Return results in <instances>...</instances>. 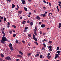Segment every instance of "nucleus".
Returning <instances> with one entry per match:
<instances>
[{
  "mask_svg": "<svg viewBox=\"0 0 61 61\" xmlns=\"http://www.w3.org/2000/svg\"><path fill=\"white\" fill-rule=\"evenodd\" d=\"M2 40L1 41V42L3 44H5V42L7 41L6 38L5 36H3L2 38Z\"/></svg>",
  "mask_w": 61,
  "mask_h": 61,
  "instance_id": "nucleus-1",
  "label": "nucleus"
},
{
  "mask_svg": "<svg viewBox=\"0 0 61 61\" xmlns=\"http://www.w3.org/2000/svg\"><path fill=\"white\" fill-rule=\"evenodd\" d=\"M9 47L10 48V49L11 51H13V45L12 44L10 43L8 45Z\"/></svg>",
  "mask_w": 61,
  "mask_h": 61,
  "instance_id": "nucleus-2",
  "label": "nucleus"
},
{
  "mask_svg": "<svg viewBox=\"0 0 61 61\" xmlns=\"http://www.w3.org/2000/svg\"><path fill=\"white\" fill-rule=\"evenodd\" d=\"M7 60H11V58L10 56H7L5 58Z\"/></svg>",
  "mask_w": 61,
  "mask_h": 61,
  "instance_id": "nucleus-3",
  "label": "nucleus"
},
{
  "mask_svg": "<svg viewBox=\"0 0 61 61\" xmlns=\"http://www.w3.org/2000/svg\"><path fill=\"white\" fill-rule=\"evenodd\" d=\"M46 26V25L44 24H42L41 25V27L42 28H44Z\"/></svg>",
  "mask_w": 61,
  "mask_h": 61,
  "instance_id": "nucleus-4",
  "label": "nucleus"
},
{
  "mask_svg": "<svg viewBox=\"0 0 61 61\" xmlns=\"http://www.w3.org/2000/svg\"><path fill=\"white\" fill-rule=\"evenodd\" d=\"M22 1V3L23 4L25 5V1L24 0H21Z\"/></svg>",
  "mask_w": 61,
  "mask_h": 61,
  "instance_id": "nucleus-5",
  "label": "nucleus"
},
{
  "mask_svg": "<svg viewBox=\"0 0 61 61\" xmlns=\"http://www.w3.org/2000/svg\"><path fill=\"white\" fill-rule=\"evenodd\" d=\"M19 52V54H20L21 56H23V53L22 51H20Z\"/></svg>",
  "mask_w": 61,
  "mask_h": 61,
  "instance_id": "nucleus-6",
  "label": "nucleus"
},
{
  "mask_svg": "<svg viewBox=\"0 0 61 61\" xmlns=\"http://www.w3.org/2000/svg\"><path fill=\"white\" fill-rule=\"evenodd\" d=\"M16 56H17V57H21V58H22V56L21 55H17Z\"/></svg>",
  "mask_w": 61,
  "mask_h": 61,
  "instance_id": "nucleus-7",
  "label": "nucleus"
},
{
  "mask_svg": "<svg viewBox=\"0 0 61 61\" xmlns=\"http://www.w3.org/2000/svg\"><path fill=\"white\" fill-rule=\"evenodd\" d=\"M41 16H42L43 17H45L46 16V14H41Z\"/></svg>",
  "mask_w": 61,
  "mask_h": 61,
  "instance_id": "nucleus-8",
  "label": "nucleus"
},
{
  "mask_svg": "<svg viewBox=\"0 0 61 61\" xmlns=\"http://www.w3.org/2000/svg\"><path fill=\"white\" fill-rule=\"evenodd\" d=\"M36 18L38 20H40V19H41L40 17H39V16L36 17Z\"/></svg>",
  "mask_w": 61,
  "mask_h": 61,
  "instance_id": "nucleus-9",
  "label": "nucleus"
},
{
  "mask_svg": "<svg viewBox=\"0 0 61 61\" xmlns=\"http://www.w3.org/2000/svg\"><path fill=\"white\" fill-rule=\"evenodd\" d=\"M59 25L58 28H60V27H61V23H60L59 24Z\"/></svg>",
  "mask_w": 61,
  "mask_h": 61,
  "instance_id": "nucleus-10",
  "label": "nucleus"
},
{
  "mask_svg": "<svg viewBox=\"0 0 61 61\" xmlns=\"http://www.w3.org/2000/svg\"><path fill=\"white\" fill-rule=\"evenodd\" d=\"M60 51H58L57 52V53L59 55H60V54H59V53H60Z\"/></svg>",
  "mask_w": 61,
  "mask_h": 61,
  "instance_id": "nucleus-11",
  "label": "nucleus"
},
{
  "mask_svg": "<svg viewBox=\"0 0 61 61\" xmlns=\"http://www.w3.org/2000/svg\"><path fill=\"white\" fill-rule=\"evenodd\" d=\"M15 5H14V4H12V8H15Z\"/></svg>",
  "mask_w": 61,
  "mask_h": 61,
  "instance_id": "nucleus-12",
  "label": "nucleus"
},
{
  "mask_svg": "<svg viewBox=\"0 0 61 61\" xmlns=\"http://www.w3.org/2000/svg\"><path fill=\"white\" fill-rule=\"evenodd\" d=\"M33 39H36V38H35V35L33 34Z\"/></svg>",
  "mask_w": 61,
  "mask_h": 61,
  "instance_id": "nucleus-13",
  "label": "nucleus"
},
{
  "mask_svg": "<svg viewBox=\"0 0 61 61\" xmlns=\"http://www.w3.org/2000/svg\"><path fill=\"white\" fill-rule=\"evenodd\" d=\"M39 56V54H37L35 55V57H38Z\"/></svg>",
  "mask_w": 61,
  "mask_h": 61,
  "instance_id": "nucleus-14",
  "label": "nucleus"
},
{
  "mask_svg": "<svg viewBox=\"0 0 61 61\" xmlns=\"http://www.w3.org/2000/svg\"><path fill=\"white\" fill-rule=\"evenodd\" d=\"M6 18L4 17V21L5 22V21H6Z\"/></svg>",
  "mask_w": 61,
  "mask_h": 61,
  "instance_id": "nucleus-15",
  "label": "nucleus"
},
{
  "mask_svg": "<svg viewBox=\"0 0 61 61\" xmlns=\"http://www.w3.org/2000/svg\"><path fill=\"white\" fill-rule=\"evenodd\" d=\"M18 14H21L22 13V11H19L18 12Z\"/></svg>",
  "mask_w": 61,
  "mask_h": 61,
  "instance_id": "nucleus-16",
  "label": "nucleus"
},
{
  "mask_svg": "<svg viewBox=\"0 0 61 61\" xmlns=\"http://www.w3.org/2000/svg\"><path fill=\"white\" fill-rule=\"evenodd\" d=\"M2 33L3 34V35L4 36H5V33L4 32V31H2Z\"/></svg>",
  "mask_w": 61,
  "mask_h": 61,
  "instance_id": "nucleus-17",
  "label": "nucleus"
},
{
  "mask_svg": "<svg viewBox=\"0 0 61 61\" xmlns=\"http://www.w3.org/2000/svg\"><path fill=\"white\" fill-rule=\"evenodd\" d=\"M1 56L2 57H4V56L3 55V54L2 53H1Z\"/></svg>",
  "mask_w": 61,
  "mask_h": 61,
  "instance_id": "nucleus-18",
  "label": "nucleus"
},
{
  "mask_svg": "<svg viewBox=\"0 0 61 61\" xmlns=\"http://www.w3.org/2000/svg\"><path fill=\"white\" fill-rule=\"evenodd\" d=\"M15 36H16V35L15 34H13V37H15Z\"/></svg>",
  "mask_w": 61,
  "mask_h": 61,
  "instance_id": "nucleus-19",
  "label": "nucleus"
},
{
  "mask_svg": "<svg viewBox=\"0 0 61 61\" xmlns=\"http://www.w3.org/2000/svg\"><path fill=\"white\" fill-rule=\"evenodd\" d=\"M52 41H49L48 43L49 44H52Z\"/></svg>",
  "mask_w": 61,
  "mask_h": 61,
  "instance_id": "nucleus-20",
  "label": "nucleus"
},
{
  "mask_svg": "<svg viewBox=\"0 0 61 61\" xmlns=\"http://www.w3.org/2000/svg\"><path fill=\"white\" fill-rule=\"evenodd\" d=\"M51 58V56H47V58L48 59H50Z\"/></svg>",
  "mask_w": 61,
  "mask_h": 61,
  "instance_id": "nucleus-21",
  "label": "nucleus"
},
{
  "mask_svg": "<svg viewBox=\"0 0 61 61\" xmlns=\"http://www.w3.org/2000/svg\"><path fill=\"white\" fill-rule=\"evenodd\" d=\"M22 23L23 24H25V23H26V21H24L22 22Z\"/></svg>",
  "mask_w": 61,
  "mask_h": 61,
  "instance_id": "nucleus-22",
  "label": "nucleus"
},
{
  "mask_svg": "<svg viewBox=\"0 0 61 61\" xmlns=\"http://www.w3.org/2000/svg\"><path fill=\"white\" fill-rule=\"evenodd\" d=\"M24 10H25V11H27V8H26L25 7H24Z\"/></svg>",
  "mask_w": 61,
  "mask_h": 61,
  "instance_id": "nucleus-23",
  "label": "nucleus"
},
{
  "mask_svg": "<svg viewBox=\"0 0 61 61\" xmlns=\"http://www.w3.org/2000/svg\"><path fill=\"white\" fill-rule=\"evenodd\" d=\"M55 56H56L57 57H59V56H58V55L57 54H56Z\"/></svg>",
  "mask_w": 61,
  "mask_h": 61,
  "instance_id": "nucleus-24",
  "label": "nucleus"
},
{
  "mask_svg": "<svg viewBox=\"0 0 61 61\" xmlns=\"http://www.w3.org/2000/svg\"><path fill=\"white\" fill-rule=\"evenodd\" d=\"M28 36H29V37H31V34H29L28 35Z\"/></svg>",
  "mask_w": 61,
  "mask_h": 61,
  "instance_id": "nucleus-25",
  "label": "nucleus"
},
{
  "mask_svg": "<svg viewBox=\"0 0 61 61\" xmlns=\"http://www.w3.org/2000/svg\"><path fill=\"white\" fill-rule=\"evenodd\" d=\"M40 58H42L43 57V55H41L40 56Z\"/></svg>",
  "mask_w": 61,
  "mask_h": 61,
  "instance_id": "nucleus-26",
  "label": "nucleus"
},
{
  "mask_svg": "<svg viewBox=\"0 0 61 61\" xmlns=\"http://www.w3.org/2000/svg\"><path fill=\"white\" fill-rule=\"evenodd\" d=\"M43 46H44V47H46V44H45V43L43 44Z\"/></svg>",
  "mask_w": 61,
  "mask_h": 61,
  "instance_id": "nucleus-27",
  "label": "nucleus"
},
{
  "mask_svg": "<svg viewBox=\"0 0 61 61\" xmlns=\"http://www.w3.org/2000/svg\"><path fill=\"white\" fill-rule=\"evenodd\" d=\"M12 26H13V27H14V28H16V27L15 26V25H13Z\"/></svg>",
  "mask_w": 61,
  "mask_h": 61,
  "instance_id": "nucleus-28",
  "label": "nucleus"
},
{
  "mask_svg": "<svg viewBox=\"0 0 61 61\" xmlns=\"http://www.w3.org/2000/svg\"><path fill=\"white\" fill-rule=\"evenodd\" d=\"M49 50L50 51H52V49L51 48H50L49 49Z\"/></svg>",
  "mask_w": 61,
  "mask_h": 61,
  "instance_id": "nucleus-29",
  "label": "nucleus"
},
{
  "mask_svg": "<svg viewBox=\"0 0 61 61\" xmlns=\"http://www.w3.org/2000/svg\"><path fill=\"white\" fill-rule=\"evenodd\" d=\"M34 40H35V42H37V39L35 38V39H34Z\"/></svg>",
  "mask_w": 61,
  "mask_h": 61,
  "instance_id": "nucleus-30",
  "label": "nucleus"
},
{
  "mask_svg": "<svg viewBox=\"0 0 61 61\" xmlns=\"http://www.w3.org/2000/svg\"><path fill=\"white\" fill-rule=\"evenodd\" d=\"M31 55V54L30 53H29L28 54V56H30Z\"/></svg>",
  "mask_w": 61,
  "mask_h": 61,
  "instance_id": "nucleus-31",
  "label": "nucleus"
},
{
  "mask_svg": "<svg viewBox=\"0 0 61 61\" xmlns=\"http://www.w3.org/2000/svg\"><path fill=\"white\" fill-rule=\"evenodd\" d=\"M48 48H52V46H49V47H48Z\"/></svg>",
  "mask_w": 61,
  "mask_h": 61,
  "instance_id": "nucleus-32",
  "label": "nucleus"
},
{
  "mask_svg": "<svg viewBox=\"0 0 61 61\" xmlns=\"http://www.w3.org/2000/svg\"><path fill=\"white\" fill-rule=\"evenodd\" d=\"M59 49V47H57V48L56 50H58Z\"/></svg>",
  "mask_w": 61,
  "mask_h": 61,
  "instance_id": "nucleus-33",
  "label": "nucleus"
},
{
  "mask_svg": "<svg viewBox=\"0 0 61 61\" xmlns=\"http://www.w3.org/2000/svg\"><path fill=\"white\" fill-rule=\"evenodd\" d=\"M35 29L36 30H37V28L36 27V26L35 27Z\"/></svg>",
  "mask_w": 61,
  "mask_h": 61,
  "instance_id": "nucleus-34",
  "label": "nucleus"
},
{
  "mask_svg": "<svg viewBox=\"0 0 61 61\" xmlns=\"http://www.w3.org/2000/svg\"><path fill=\"white\" fill-rule=\"evenodd\" d=\"M15 42L17 44L18 43V41L17 40Z\"/></svg>",
  "mask_w": 61,
  "mask_h": 61,
  "instance_id": "nucleus-35",
  "label": "nucleus"
},
{
  "mask_svg": "<svg viewBox=\"0 0 61 61\" xmlns=\"http://www.w3.org/2000/svg\"><path fill=\"white\" fill-rule=\"evenodd\" d=\"M0 18L1 19H3V17H1V16H0Z\"/></svg>",
  "mask_w": 61,
  "mask_h": 61,
  "instance_id": "nucleus-36",
  "label": "nucleus"
},
{
  "mask_svg": "<svg viewBox=\"0 0 61 61\" xmlns=\"http://www.w3.org/2000/svg\"><path fill=\"white\" fill-rule=\"evenodd\" d=\"M34 35H35V36H36L37 35V34H36V32H35L34 33Z\"/></svg>",
  "mask_w": 61,
  "mask_h": 61,
  "instance_id": "nucleus-37",
  "label": "nucleus"
},
{
  "mask_svg": "<svg viewBox=\"0 0 61 61\" xmlns=\"http://www.w3.org/2000/svg\"><path fill=\"white\" fill-rule=\"evenodd\" d=\"M28 29V27H26L25 28V30H26L27 29Z\"/></svg>",
  "mask_w": 61,
  "mask_h": 61,
  "instance_id": "nucleus-38",
  "label": "nucleus"
},
{
  "mask_svg": "<svg viewBox=\"0 0 61 61\" xmlns=\"http://www.w3.org/2000/svg\"><path fill=\"white\" fill-rule=\"evenodd\" d=\"M30 24L31 25H33V23H32V22H30Z\"/></svg>",
  "mask_w": 61,
  "mask_h": 61,
  "instance_id": "nucleus-39",
  "label": "nucleus"
},
{
  "mask_svg": "<svg viewBox=\"0 0 61 61\" xmlns=\"http://www.w3.org/2000/svg\"><path fill=\"white\" fill-rule=\"evenodd\" d=\"M9 32L10 34H12V31H10Z\"/></svg>",
  "mask_w": 61,
  "mask_h": 61,
  "instance_id": "nucleus-40",
  "label": "nucleus"
},
{
  "mask_svg": "<svg viewBox=\"0 0 61 61\" xmlns=\"http://www.w3.org/2000/svg\"><path fill=\"white\" fill-rule=\"evenodd\" d=\"M35 43L37 45H38V43L36 42H35Z\"/></svg>",
  "mask_w": 61,
  "mask_h": 61,
  "instance_id": "nucleus-41",
  "label": "nucleus"
},
{
  "mask_svg": "<svg viewBox=\"0 0 61 61\" xmlns=\"http://www.w3.org/2000/svg\"><path fill=\"white\" fill-rule=\"evenodd\" d=\"M49 3V5H50V6H51V3Z\"/></svg>",
  "mask_w": 61,
  "mask_h": 61,
  "instance_id": "nucleus-42",
  "label": "nucleus"
},
{
  "mask_svg": "<svg viewBox=\"0 0 61 61\" xmlns=\"http://www.w3.org/2000/svg\"><path fill=\"white\" fill-rule=\"evenodd\" d=\"M50 53H48L47 54V56H50Z\"/></svg>",
  "mask_w": 61,
  "mask_h": 61,
  "instance_id": "nucleus-43",
  "label": "nucleus"
},
{
  "mask_svg": "<svg viewBox=\"0 0 61 61\" xmlns=\"http://www.w3.org/2000/svg\"><path fill=\"white\" fill-rule=\"evenodd\" d=\"M41 23H42V22H39V25H40V24H41Z\"/></svg>",
  "mask_w": 61,
  "mask_h": 61,
  "instance_id": "nucleus-44",
  "label": "nucleus"
},
{
  "mask_svg": "<svg viewBox=\"0 0 61 61\" xmlns=\"http://www.w3.org/2000/svg\"><path fill=\"white\" fill-rule=\"evenodd\" d=\"M28 1L29 2H32V0H28Z\"/></svg>",
  "mask_w": 61,
  "mask_h": 61,
  "instance_id": "nucleus-45",
  "label": "nucleus"
},
{
  "mask_svg": "<svg viewBox=\"0 0 61 61\" xmlns=\"http://www.w3.org/2000/svg\"><path fill=\"white\" fill-rule=\"evenodd\" d=\"M22 43L23 44H25V41H23Z\"/></svg>",
  "mask_w": 61,
  "mask_h": 61,
  "instance_id": "nucleus-46",
  "label": "nucleus"
},
{
  "mask_svg": "<svg viewBox=\"0 0 61 61\" xmlns=\"http://www.w3.org/2000/svg\"><path fill=\"white\" fill-rule=\"evenodd\" d=\"M8 25H10V23L9 22H8Z\"/></svg>",
  "mask_w": 61,
  "mask_h": 61,
  "instance_id": "nucleus-47",
  "label": "nucleus"
},
{
  "mask_svg": "<svg viewBox=\"0 0 61 61\" xmlns=\"http://www.w3.org/2000/svg\"><path fill=\"white\" fill-rule=\"evenodd\" d=\"M29 15H32V13H31V12H30L29 13Z\"/></svg>",
  "mask_w": 61,
  "mask_h": 61,
  "instance_id": "nucleus-48",
  "label": "nucleus"
},
{
  "mask_svg": "<svg viewBox=\"0 0 61 61\" xmlns=\"http://www.w3.org/2000/svg\"><path fill=\"white\" fill-rule=\"evenodd\" d=\"M36 30H36V29L34 30V32H36Z\"/></svg>",
  "mask_w": 61,
  "mask_h": 61,
  "instance_id": "nucleus-49",
  "label": "nucleus"
},
{
  "mask_svg": "<svg viewBox=\"0 0 61 61\" xmlns=\"http://www.w3.org/2000/svg\"><path fill=\"white\" fill-rule=\"evenodd\" d=\"M9 27H10V25H8L7 26V27H8V28H9Z\"/></svg>",
  "mask_w": 61,
  "mask_h": 61,
  "instance_id": "nucleus-50",
  "label": "nucleus"
},
{
  "mask_svg": "<svg viewBox=\"0 0 61 61\" xmlns=\"http://www.w3.org/2000/svg\"><path fill=\"white\" fill-rule=\"evenodd\" d=\"M4 29H5V28H3L2 29V31L3 32V31H4Z\"/></svg>",
  "mask_w": 61,
  "mask_h": 61,
  "instance_id": "nucleus-51",
  "label": "nucleus"
},
{
  "mask_svg": "<svg viewBox=\"0 0 61 61\" xmlns=\"http://www.w3.org/2000/svg\"><path fill=\"white\" fill-rule=\"evenodd\" d=\"M40 34H42V31H40Z\"/></svg>",
  "mask_w": 61,
  "mask_h": 61,
  "instance_id": "nucleus-52",
  "label": "nucleus"
},
{
  "mask_svg": "<svg viewBox=\"0 0 61 61\" xmlns=\"http://www.w3.org/2000/svg\"><path fill=\"white\" fill-rule=\"evenodd\" d=\"M27 30H24V32H27Z\"/></svg>",
  "mask_w": 61,
  "mask_h": 61,
  "instance_id": "nucleus-53",
  "label": "nucleus"
},
{
  "mask_svg": "<svg viewBox=\"0 0 61 61\" xmlns=\"http://www.w3.org/2000/svg\"><path fill=\"white\" fill-rule=\"evenodd\" d=\"M44 41H46V39H44L42 41V42H44Z\"/></svg>",
  "mask_w": 61,
  "mask_h": 61,
  "instance_id": "nucleus-54",
  "label": "nucleus"
},
{
  "mask_svg": "<svg viewBox=\"0 0 61 61\" xmlns=\"http://www.w3.org/2000/svg\"><path fill=\"white\" fill-rule=\"evenodd\" d=\"M30 21L29 20H28L27 21V23H29Z\"/></svg>",
  "mask_w": 61,
  "mask_h": 61,
  "instance_id": "nucleus-55",
  "label": "nucleus"
},
{
  "mask_svg": "<svg viewBox=\"0 0 61 61\" xmlns=\"http://www.w3.org/2000/svg\"><path fill=\"white\" fill-rule=\"evenodd\" d=\"M43 2H44L45 4H46V2L45 0H43Z\"/></svg>",
  "mask_w": 61,
  "mask_h": 61,
  "instance_id": "nucleus-56",
  "label": "nucleus"
},
{
  "mask_svg": "<svg viewBox=\"0 0 61 61\" xmlns=\"http://www.w3.org/2000/svg\"><path fill=\"white\" fill-rule=\"evenodd\" d=\"M44 49H45V47H43L42 48V50H43Z\"/></svg>",
  "mask_w": 61,
  "mask_h": 61,
  "instance_id": "nucleus-57",
  "label": "nucleus"
},
{
  "mask_svg": "<svg viewBox=\"0 0 61 61\" xmlns=\"http://www.w3.org/2000/svg\"><path fill=\"white\" fill-rule=\"evenodd\" d=\"M19 44H20V45H21V44H22V43L21 42H20L19 43Z\"/></svg>",
  "mask_w": 61,
  "mask_h": 61,
  "instance_id": "nucleus-58",
  "label": "nucleus"
},
{
  "mask_svg": "<svg viewBox=\"0 0 61 61\" xmlns=\"http://www.w3.org/2000/svg\"><path fill=\"white\" fill-rule=\"evenodd\" d=\"M9 2H11V0H7Z\"/></svg>",
  "mask_w": 61,
  "mask_h": 61,
  "instance_id": "nucleus-59",
  "label": "nucleus"
},
{
  "mask_svg": "<svg viewBox=\"0 0 61 61\" xmlns=\"http://www.w3.org/2000/svg\"><path fill=\"white\" fill-rule=\"evenodd\" d=\"M59 3V4H60V5H61V1H60Z\"/></svg>",
  "mask_w": 61,
  "mask_h": 61,
  "instance_id": "nucleus-60",
  "label": "nucleus"
},
{
  "mask_svg": "<svg viewBox=\"0 0 61 61\" xmlns=\"http://www.w3.org/2000/svg\"><path fill=\"white\" fill-rule=\"evenodd\" d=\"M57 57H56V56H55V59H56Z\"/></svg>",
  "mask_w": 61,
  "mask_h": 61,
  "instance_id": "nucleus-61",
  "label": "nucleus"
},
{
  "mask_svg": "<svg viewBox=\"0 0 61 61\" xmlns=\"http://www.w3.org/2000/svg\"><path fill=\"white\" fill-rule=\"evenodd\" d=\"M19 59H17L16 60V61H19Z\"/></svg>",
  "mask_w": 61,
  "mask_h": 61,
  "instance_id": "nucleus-62",
  "label": "nucleus"
},
{
  "mask_svg": "<svg viewBox=\"0 0 61 61\" xmlns=\"http://www.w3.org/2000/svg\"><path fill=\"white\" fill-rule=\"evenodd\" d=\"M58 5L60 6V7H61V5H60V4H58Z\"/></svg>",
  "mask_w": 61,
  "mask_h": 61,
  "instance_id": "nucleus-63",
  "label": "nucleus"
},
{
  "mask_svg": "<svg viewBox=\"0 0 61 61\" xmlns=\"http://www.w3.org/2000/svg\"><path fill=\"white\" fill-rule=\"evenodd\" d=\"M20 19H22V17H20Z\"/></svg>",
  "mask_w": 61,
  "mask_h": 61,
  "instance_id": "nucleus-64",
  "label": "nucleus"
}]
</instances>
